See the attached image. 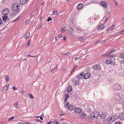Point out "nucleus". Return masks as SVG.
Returning a JSON list of instances; mask_svg holds the SVG:
<instances>
[{"mask_svg": "<svg viewBox=\"0 0 124 124\" xmlns=\"http://www.w3.org/2000/svg\"><path fill=\"white\" fill-rule=\"evenodd\" d=\"M115 55H111L110 54L107 55L108 58L106 59L105 63L107 64H110L111 65H114L115 64L114 61L115 59L114 57Z\"/></svg>", "mask_w": 124, "mask_h": 124, "instance_id": "nucleus-1", "label": "nucleus"}, {"mask_svg": "<svg viewBox=\"0 0 124 124\" xmlns=\"http://www.w3.org/2000/svg\"><path fill=\"white\" fill-rule=\"evenodd\" d=\"M11 9L13 11H16L17 12H18L20 10L19 5L17 3H13Z\"/></svg>", "mask_w": 124, "mask_h": 124, "instance_id": "nucleus-2", "label": "nucleus"}, {"mask_svg": "<svg viewBox=\"0 0 124 124\" xmlns=\"http://www.w3.org/2000/svg\"><path fill=\"white\" fill-rule=\"evenodd\" d=\"M118 118V116L116 115H112L110 117L108 118V120L109 121H115Z\"/></svg>", "mask_w": 124, "mask_h": 124, "instance_id": "nucleus-3", "label": "nucleus"}, {"mask_svg": "<svg viewBox=\"0 0 124 124\" xmlns=\"http://www.w3.org/2000/svg\"><path fill=\"white\" fill-rule=\"evenodd\" d=\"M99 115L98 112H94L92 113L91 115V116L93 118H96L98 117Z\"/></svg>", "mask_w": 124, "mask_h": 124, "instance_id": "nucleus-4", "label": "nucleus"}, {"mask_svg": "<svg viewBox=\"0 0 124 124\" xmlns=\"http://www.w3.org/2000/svg\"><path fill=\"white\" fill-rule=\"evenodd\" d=\"M119 93V92L118 91L116 92V93L114 95V97L116 99H118L120 98L121 97H120L121 94Z\"/></svg>", "mask_w": 124, "mask_h": 124, "instance_id": "nucleus-5", "label": "nucleus"}, {"mask_svg": "<svg viewBox=\"0 0 124 124\" xmlns=\"http://www.w3.org/2000/svg\"><path fill=\"white\" fill-rule=\"evenodd\" d=\"M93 68L95 70H100L101 69V67L98 64H96L93 66Z\"/></svg>", "mask_w": 124, "mask_h": 124, "instance_id": "nucleus-6", "label": "nucleus"}, {"mask_svg": "<svg viewBox=\"0 0 124 124\" xmlns=\"http://www.w3.org/2000/svg\"><path fill=\"white\" fill-rule=\"evenodd\" d=\"M9 12V10L8 8H5L2 11V14L5 15H7Z\"/></svg>", "mask_w": 124, "mask_h": 124, "instance_id": "nucleus-7", "label": "nucleus"}, {"mask_svg": "<svg viewBox=\"0 0 124 124\" xmlns=\"http://www.w3.org/2000/svg\"><path fill=\"white\" fill-rule=\"evenodd\" d=\"M100 3L102 7L105 8H106L107 7V3L104 1H101L100 2Z\"/></svg>", "mask_w": 124, "mask_h": 124, "instance_id": "nucleus-8", "label": "nucleus"}, {"mask_svg": "<svg viewBox=\"0 0 124 124\" xmlns=\"http://www.w3.org/2000/svg\"><path fill=\"white\" fill-rule=\"evenodd\" d=\"M84 5L82 3H79L77 6V9L78 10H80L82 9Z\"/></svg>", "mask_w": 124, "mask_h": 124, "instance_id": "nucleus-9", "label": "nucleus"}, {"mask_svg": "<svg viewBox=\"0 0 124 124\" xmlns=\"http://www.w3.org/2000/svg\"><path fill=\"white\" fill-rule=\"evenodd\" d=\"M90 76V74L88 73L85 74L83 76V78L84 79H87Z\"/></svg>", "mask_w": 124, "mask_h": 124, "instance_id": "nucleus-10", "label": "nucleus"}, {"mask_svg": "<svg viewBox=\"0 0 124 124\" xmlns=\"http://www.w3.org/2000/svg\"><path fill=\"white\" fill-rule=\"evenodd\" d=\"M113 87L115 90H119L120 89V87L118 84H116L114 85L113 86Z\"/></svg>", "mask_w": 124, "mask_h": 124, "instance_id": "nucleus-11", "label": "nucleus"}, {"mask_svg": "<svg viewBox=\"0 0 124 124\" xmlns=\"http://www.w3.org/2000/svg\"><path fill=\"white\" fill-rule=\"evenodd\" d=\"M28 1V0H20V2L21 4L24 5L27 4Z\"/></svg>", "mask_w": 124, "mask_h": 124, "instance_id": "nucleus-12", "label": "nucleus"}, {"mask_svg": "<svg viewBox=\"0 0 124 124\" xmlns=\"http://www.w3.org/2000/svg\"><path fill=\"white\" fill-rule=\"evenodd\" d=\"M82 111V109L79 108H75V112L76 113H80Z\"/></svg>", "mask_w": 124, "mask_h": 124, "instance_id": "nucleus-13", "label": "nucleus"}, {"mask_svg": "<svg viewBox=\"0 0 124 124\" xmlns=\"http://www.w3.org/2000/svg\"><path fill=\"white\" fill-rule=\"evenodd\" d=\"M2 19L3 21L5 22H6L8 20V17L7 16L4 15V16H2Z\"/></svg>", "mask_w": 124, "mask_h": 124, "instance_id": "nucleus-14", "label": "nucleus"}, {"mask_svg": "<svg viewBox=\"0 0 124 124\" xmlns=\"http://www.w3.org/2000/svg\"><path fill=\"white\" fill-rule=\"evenodd\" d=\"M105 25L103 24H101L100 25L97 27L98 29H104L105 28Z\"/></svg>", "mask_w": 124, "mask_h": 124, "instance_id": "nucleus-15", "label": "nucleus"}, {"mask_svg": "<svg viewBox=\"0 0 124 124\" xmlns=\"http://www.w3.org/2000/svg\"><path fill=\"white\" fill-rule=\"evenodd\" d=\"M106 116V114L103 112L101 114V115L100 116V117L101 118L104 119L105 118Z\"/></svg>", "mask_w": 124, "mask_h": 124, "instance_id": "nucleus-16", "label": "nucleus"}, {"mask_svg": "<svg viewBox=\"0 0 124 124\" xmlns=\"http://www.w3.org/2000/svg\"><path fill=\"white\" fill-rule=\"evenodd\" d=\"M57 65H56L55 67H54V68L53 69H51L52 71L53 72H54L56 71L57 70Z\"/></svg>", "mask_w": 124, "mask_h": 124, "instance_id": "nucleus-17", "label": "nucleus"}, {"mask_svg": "<svg viewBox=\"0 0 124 124\" xmlns=\"http://www.w3.org/2000/svg\"><path fill=\"white\" fill-rule=\"evenodd\" d=\"M120 119L121 120H124V113H123L121 114L120 116Z\"/></svg>", "mask_w": 124, "mask_h": 124, "instance_id": "nucleus-18", "label": "nucleus"}, {"mask_svg": "<svg viewBox=\"0 0 124 124\" xmlns=\"http://www.w3.org/2000/svg\"><path fill=\"white\" fill-rule=\"evenodd\" d=\"M72 88L70 86H69L68 87V89L67 90V92H70L72 90Z\"/></svg>", "mask_w": 124, "mask_h": 124, "instance_id": "nucleus-19", "label": "nucleus"}, {"mask_svg": "<svg viewBox=\"0 0 124 124\" xmlns=\"http://www.w3.org/2000/svg\"><path fill=\"white\" fill-rule=\"evenodd\" d=\"M30 35V34L28 33H26L25 36L23 37V38H24L26 39H27L29 38Z\"/></svg>", "mask_w": 124, "mask_h": 124, "instance_id": "nucleus-20", "label": "nucleus"}, {"mask_svg": "<svg viewBox=\"0 0 124 124\" xmlns=\"http://www.w3.org/2000/svg\"><path fill=\"white\" fill-rule=\"evenodd\" d=\"M80 82L79 80L78 79L77 80L75 81L74 82V85H78Z\"/></svg>", "mask_w": 124, "mask_h": 124, "instance_id": "nucleus-21", "label": "nucleus"}, {"mask_svg": "<svg viewBox=\"0 0 124 124\" xmlns=\"http://www.w3.org/2000/svg\"><path fill=\"white\" fill-rule=\"evenodd\" d=\"M68 30L69 31L72 32V33L74 32L73 28L72 27L69 28Z\"/></svg>", "mask_w": 124, "mask_h": 124, "instance_id": "nucleus-22", "label": "nucleus"}, {"mask_svg": "<svg viewBox=\"0 0 124 124\" xmlns=\"http://www.w3.org/2000/svg\"><path fill=\"white\" fill-rule=\"evenodd\" d=\"M64 102H66L69 98V95L67 94H66L65 96Z\"/></svg>", "mask_w": 124, "mask_h": 124, "instance_id": "nucleus-23", "label": "nucleus"}, {"mask_svg": "<svg viewBox=\"0 0 124 124\" xmlns=\"http://www.w3.org/2000/svg\"><path fill=\"white\" fill-rule=\"evenodd\" d=\"M114 25H113L111 27L108 29L107 30V31L109 30H112L114 28Z\"/></svg>", "mask_w": 124, "mask_h": 124, "instance_id": "nucleus-24", "label": "nucleus"}, {"mask_svg": "<svg viewBox=\"0 0 124 124\" xmlns=\"http://www.w3.org/2000/svg\"><path fill=\"white\" fill-rule=\"evenodd\" d=\"M65 106L67 108H68V106H70V105L69 103L68 102H66L65 104Z\"/></svg>", "mask_w": 124, "mask_h": 124, "instance_id": "nucleus-25", "label": "nucleus"}, {"mask_svg": "<svg viewBox=\"0 0 124 124\" xmlns=\"http://www.w3.org/2000/svg\"><path fill=\"white\" fill-rule=\"evenodd\" d=\"M84 38L83 37H81L78 39V41H82L83 40Z\"/></svg>", "mask_w": 124, "mask_h": 124, "instance_id": "nucleus-26", "label": "nucleus"}, {"mask_svg": "<svg viewBox=\"0 0 124 124\" xmlns=\"http://www.w3.org/2000/svg\"><path fill=\"white\" fill-rule=\"evenodd\" d=\"M68 109L70 110H73V109H74L71 106H68Z\"/></svg>", "mask_w": 124, "mask_h": 124, "instance_id": "nucleus-27", "label": "nucleus"}, {"mask_svg": "<svg viewBox=\"0 0 124 124\" xmlns=\"http://www.w3.org/2000/svg\"><path fill=\"white\" fill-rule=\"evenodd\" d=\"M61 30L62 32H63L66 31V28L65 27L62 28L61 29Z\"/></svg>", "mask_w": 124, "mask_h": 124, "instance_id": "nucleus-28", "label": "nucleus"}, {"mask_svg": "<svg viewBox=\"0 0 124 124\" xmlns=\"http://www.w3.org/2000/svg\"><path fill=\"white\" fill-rule=\"evenodd\" d=\"M106 16H107V15H106L104 17H103V20H104V19H105V22L107 21V20H108V17H107V18H106Z\"/></svg>", "mask_w": 124, "mask_h": 124, "instance_id": "nucleus-29", "label": "nucleus"}, {"mask_svg": "<svg viewBox=\"0 0 124 124\" xmlns=\"http://www.w3.org/2000/svg\"><path fill=\"white\" fill-rule=\"evenodd\" d=\"M57 10H54L53 12V14L56 15L57 14Z\"/></svg>", "mask_w": 124, "mask_h": 124, "instance_id": "nucleus-30", "label": "nucleus"}, {"mask_svg": "<svg viewBox=\"0 0 124 124\" xmlns=\"http://www.w3.org/2000/svg\"><path fill=\"white\" fill-rule=\"evenodd\" d=\"M77 67H78V66H74V68H73V69L72 70H71V73L72 72H73L74 70L76 68H77Z\"/></svg>", "mask_w": 124, "mask_h": 124, "instance_id": "nucleus-31", "label": "nucleus"}, {"mask_svg": "<svg viewBox=\"0 0 124 124\" xmlns=\"http://www.w3.org/2000/svg\"><path fill=\"white\" fill-rule=\"evenodd\" d=\"M81 116L84 117H85L86 116V114L84 113H82L81 115Z\"/></svg>", "mask_w": 124, "mask_h": 124, "instance_id": "nucleus-32", "label": "nucleus"}, {"mask_svg": "<svg viewBox=\"0 0 124 124\" xmlns=\"http://www.w3.org/2000/svg\"><path fill=\"white\" fill-rule=\"evenodd\" d=\"M29 96L31 99H33V97L31 93L29 94Z\"/></svg>", "mask_w": 124, "mask_h": 124, "instance_id": "nucleus-33", "label": "nucleus"}, {"mask_svg": "<svg viewBox=\"0 0 124 124\" xmlns=\"http://www.w3.org/2000/svg\"><path fill=\"white\" fill-rule=\"evenodd\" d=\"M5 79L7 81H8L9 80V78L8 76H6L5 77Z\"/></svg>", "mask_w": 124, "mask_h": 124, "instance_id": "nucleus-34", "label": "nucleus"}, {"mask_svg": "<svg viewBox=\"0 0 124 124\" xmlns=\"http://www.w3.org/2000/svg\"><path fill=\"white\" fill-rule=\"evenodd\" d=\"M14 106L16 108H17L18 107L17 103H15L14 105Z\"/></svg>", "mask_w": 124, "mask_h": 124, "instance_id": "nucleus-35", "label": "nucleus"}, {"mask_svg": "<svg viewBox=\"0 0 124 124\" xmlns=\"http://www.w3.org/2000/svg\"><path fill=\"white\" fill-rule=\"evenodd\" d=\"M116 51V50L115 49H113L109 52V53L110 54L111 53H112L115 51Z\"/></svg>", "mask_w": 124, "mask_h": 124, "instance_id": "nucleus-36", "label": "nucleus"}, {"mask_svg": "<svg viewBox=\"0 0 124 124\" xmlns=\"http://www.w3.org/2000/svg\"><path fill=\"white\" fill-rule=\"evenodd\" d=\"M76 29L77 30H78L79 31H80L81 30V28L80 27H77L76 28Z\"/></svg>", "mask_w": 124, "mask_h": 124, "instance_id": "nucleus-37", "label": "nucleus"}, {"mask_svg": "<svg viewBox=\"0 0 124 124\" xmlns=\"http://www.w3.org/2000/svg\"><path fill=\"white\" fill-rule=\"evenodd\" d=\"M26 23L28 24H29L30 23V21L29 20H28L26 21Z\"/></svg>", "mask_w": 124, "mask_h": 124, "instance_id": "nucleus-38", "label": "nucleus"}, {"mask_svg": "<svg viewBox=\"0 0 124 124\" xmlns=\"http://www.w3.org/2000/svg\"><path fill=\"white\" fill-rule=\"evenodd\" d=\"M77 78H78L79 79H80L82 77H81L80 75H78L77 76Z\"/></svg>", "mask_w": 124, "mask_h": 124, "instance_id": "nucleus-39", "label": "nucleus"}, {"mask_svg": "<svg viewBox=\"0 0 124 124\" xmlns=\"http://www.w3.org/2000/svg\"><path fill=\"white\" fill-rule=\"evenodd\" d=\"M34 14V13H32L31 14V16H30V17L31 19L32 18V17L33 16Z\"/></svg>", "mask_w": 124, "mask_h": 124, "instance_id": "nucleus-40", "label": "nucleus"}, {"mask_svg": "<svg viewBox=\"0 0 124 124\" xmlns=\"http://www.w3.org/2000/svg\"><path fill=\"white\" fill-rule=\"evenodd\" d=\"M121 57L122 58H124V53H122L121 55Z\"/></svg>", "mask_w": 124, "mask_h": 124, "instance_id": "nucleus-41", "label": "nucleus"}, {"mask_svg": "<svg viewBox=\"0 0 124 124\" xmlns=\"http://www.w3.org/2000/svg\"><path fill=\"white\" fill-rule=\"evenodd\" d=\"M51 18L50 17H49V18H48V19L47 20V21L48 22H49V21H50L51 20Z\"/></svg>", "mask_w": 124, "mask_h": 124, "instance_id": "nucleus-42", "label": "nucleus"}, {"mask_svg": "<svg viewBox=\"0 0 124 124\" xmlns=\"http://www.w3.org/2000/svg\"><path fill=\"white\" fill-rule=\"evenodd\" d=\"M14 116H13L10 118L8 120V121L13 119L14 118Z\"/></svg>", "mask_w": 124, "mask_h": 124, "instance_id": "nucleus-43", "label": "nucleus"}, {"mask_svg": "<svg viewBox=\"0 0 124 124\" xmlns=\"http://www.w3.org/2000/svg\"><path fill=\"white\" fill-rule=\"evenodd\" d=\"M106 42V41L105 40H104L102 41L101 42V44H103L104 43H105Z\"/></svg>", "mask_w": 124, "mask_h": 124, "instance_id": "nucleus-44", "label": "nucleus"}, {"mask_svg": "<svg viewBox=\"0 0 124 124\" xmlns=\"http://www.w3.org/2000/svg\"><path fill=\"white\" fill-rule=\"evenodd\" d=\"M9 85L8 84L7 85H6V86H4V88H8L9 87Z\"/></svg>", "mask_w": 124, "mask_h": 124, "instance_id": "nucleus-45", "label": "nucleus"}, {"mask_svg": "<svg viewBox=\"0 0 124 124\" xmlns=\"http://www.w3.org/2000/svg\"><path fill=\"white\" fill-rule=\"evenodd\" d=\"M124 32V30H123L119 32V33H120L122 34Z\"/></svg>", "mask_w": 124, "mask_h": 124, "instance_id": "nucleus-46", "label": "nucleus"}, {"mask_svg": "<svg viewBox=\"0 0 124 124\" xmlns=\"http://www.w3.org/2000/svg\"><path fill=\"white\" fill-rule=\"evenodd\" d=\"M115 124H121V123L119 122H116V123H115Z\"/></svg>", "mask_w": 124, "mask_h": 124, "instance_id": "nucleus-47", "label": "nucleus"}, {"mask_svg": "<svg viewBox=\"0 0 124 124\" xmlns=\"http://www.w3.org/2000/svg\"><path fill=\"white\" fill-rule=\"evenodd\" d=\"M30 45V41H29L28 43H27V46H29Z\"/></svg>", "mask_w": 124, "mask_h": 124, "instance_id": "nucleus-48", "label": "nucleus"}, {"mask_svg": "<svg viewBox=\"0 0 124 124\" xmlns=\"http://www.w3.org/2000/svg\"><path fill=\"white\" fill-rule=\"evenodd\" d=\"M54 124H59L58 122L57 121H55L54 122Z\"/></svg>", "mask_w": 124, "mask_h": 124, "instance_id": "nucleus-49", "label": "nucleus"}, {"mask_svg": "<svg viewBox=\"0 0 124 124\" xmlns=\"http://www.w3.org/2000/svg\"><path fill=\"white\" fill-rule=\"evenodd\" d=\"M27 56H30V57H36V56H32V55H28Z\"/></svg>", "mask_w": 124, "mask_h": 124, "instance_id": "nucleus-50", "label": "nucleus"}, {"mask_svg": "<svg viewBox=\"0 0 124 124\" xmlns=\"http://www.w3.org/2000/svg\"><path fill=\"white\" fill-rule=\"evenodd\" d=\"M2 23V19L0 17V25Z\"/></svg>", "mask_w": 124, "mask_h": 124, "instance_id": "nucleus-51", "label": "nucleus"}, {"mask_svg": "<svg viewBox=\"0 0 124 124\" xmlns=\"http://www.w3.org/2000/svg\"><path fill=\"white\" fill-rule=\"evenodd\" d=\"M12 88L14 90H16L17 89L15 87L13 86Z\"/></svg>", "mask_w": 124, "mask_h": 124, "instance_id": "nucleus-52", "label": "nucleus"}, {"mask_svg": "<svg viewBox=\"0 0 124 124\" xmlns=\"http://www.w3.org/2000/svg\"><path fill=\"white\" fill-rule=\"evenodd\" d=\"M52 123V121H49L47 124H51Z\"/></svg>", "mask_w": 124, "mask_h": 124, "instance_id": "nucleus-53", "label": "nucleus"}, {"mask_svg": "<svg viewBox=\"0 0 124 124\" xmlns=\"http://www.w3.org/2000/svg\"><path fill=\"white\" fill-rule=\"evenodd\" d=\"M20 16H19L17 18H16L15 19L16 20V21H17L20 18Z\"/></svg>", "mask_w": 124, "mask_h": 124, "instance_id": "nucleus-54", "label": "nucleus"}, {"mask_svg": "<svg viewBox=\"0 0 124 124\" xmlns=\"http://www.w3.org/2000/svg\"><path fill=\"white\" fill-rule=\"evenodd\" d=\"M4 89L5 90V91H6L7 90H8V88H4Z\"/></svg>", "mask_w": 124, "mask_h": 124, "instance_id": "nucleus-55", "label": "nucleus"}, {"mask_svg": "<svg viewBox=\"0 0 124 124\" xmlns=\"http://www.w3.org/2000/svg\"><path fill=\"white\" fill-rule=\"evenodd\" d=\"M83 73H81V74L79 75H80V76L81 77H82L83 76Z\"/></svg>", "mask_w": 124, "mask_h": 124, "instance_id": "nucleus-56", "label": "nucleus"}, {"mask_svg": "<svg viewBox=\"0 0 124 124\" xmlns=\"http://www.w3.org/2000/svg\"><path fill=\"white\" fill-rule=\"evenodd\" d=\"M62 37V36L61 35V34H60L58 36V37L59 38H61Z\"/></svg>", "mask_w": 124, "mask_h": 124, "instance_id": "nucleus-57", "label": "nucleus"}, {"mask_svg": "<svg viewBox=\"0 0 124 124\" xmlns=\"http://www.w3.org/2000/svg\"><path fill=\"white\" fill-rule=\"evenodd\" d=\"M24 91L22 90L21 91V93L22 94H23V93H24Z\"/></svg>", "mask_w": 124, "mask_h": 124, "instance_id": "nucleus-58", "label": "nucleus"}, {"mask_svg": "<svg viewBox=\"0 0 124 124\" xmlns=\"http://www.w3.org/2000/svg\"><path fill=\"white\" fill-rule=\"evenodd\" d=\"M42 26V25H41L40 26H39L38 27V29H39Z\"/></svg>", "mask_w": 124, "mask_h": 124, "instance_id": "nucleus-59", "label": "nucleus"}, {"mask_svg": "<svg viewBox=\"0 0 124 124\" xmlns=\"http://www.w3.org/2000/svg\"><path fill=\"white\" fill-rule=\"evenodd\" d=\"M17 124H24L23 123L19 122Z\"/></svg>", "mask_w": 124, "mask_h": 124, "instance_id": "nucleus-60", "label": "nucleus"}, {"mask_svg": "<svg viewBox=\"0 0 124 124\" xmlns=\"http://www.w3.org/2000/svg\"><path fill=\"white\" fill-rule=\"evenodd\" d=\"M16 20L15 19V20H13V21H12V22L13 23H14V22H16Z\"/></svg>", "mask_w": 124, "mask_h": 124, "instance_id": "nucleus-61", "label": "nucleus"}, {"mask_svg": "<svg viewBox=\"0 0 124 124\" xmlns=\"http://www.w3.org/2000/svg\"><path fill=\"white\" fill-rule=\"evenodd\" d=\"M64 114H61L60 115V116H62L63 115H64Z\"/></svg>", "mask_w": 124, "mask_h": 124, "instance_id": "nucleus-62", "label": "nucleus"}, {"mask_svg": "<svg viewBox=\"0 0 124 124\" xmlns=\"http://www.w3.org/2000/svg\"><path fill=\"white\" fill-rule=\"evenodd\" d=\"M43 118L42 117H40V119L41 120H42L43 119Z\"/></svg>", "mask_w": 124, "mask_h": 124, "instance_id": "nucleus-63", "label": "nucleus"}, {"mask_svg": "<svg viewBox=\"0 0 124 124\" xmlns=\"http://www.w3.org/2000/svg\"><path fill=\"white\" fill-rule=\"evenodd\" d=\"M25 124H31V123H30L28 122L26 123Z\"/></svg>", "mask_w": 124, "mask_h": 124, "instance_id": "nucleus-64", "label": "nucleus"}]
</instances>
